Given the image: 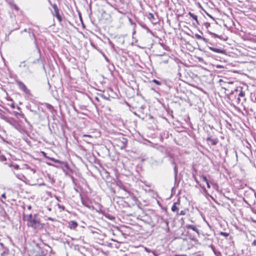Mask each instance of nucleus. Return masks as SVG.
Returning <instances> with one entry per match:
<instances>
[{
  "instance_id": "nucleus-41",
  "label": "nucleus",
  "mask_w": 256,
  "mask_h": 256,
  "mask_svg": "<svg viewBox=\"0 0 256 256\" xmlns=\"http://www.w3.org/2000/svg\"><path fill=\"white\" fill-rule=\"evenodd\" d=\"M80 19H82V18H81V16H80Z\"/></svg>"
},
{
  "instance_id": "nucleus-11",
  "label": "nucleus",
  "mask_w": 256,
  "mask_h": 256,
  "mask_svg": "<svg viewBox=\"0 0 256 256\" xmlns=\"http://www.w3.org/2000/svg\"><path fill=\"white\" fill-rule=\"evenodd\" d=\"M28 33L29 34V36L30 37V38L32 40H34V42L36 43V38L35 34L33 32H32L31 28H28Z\"/></svg>"
},
{
  "instance_id": "nucleus-9",
  "label": "nucleus",
  "mask_w": 256,
  "mask_h": 256,
  "mask_svg": "<svg viewBox=\"0 0 256 256\" xmlns=\"http://www.w3.org/2000/svg\"><path fill=\"white\" fill-rule=\"evenodd\" d=\"M68 227L71 229V230H74L76 229L78 226V223L74 220H71L68 222Z\"/></svg>"
},
{
  "instance_id": "nucleus-28",
  "label": "nucleus",
  "mask_w": 256,
  "mask_h": 256,
  "mask_svg": "<svg viewBox=\"0 0 256 256\" xmlns=\"http://www.w3.org/2000/svg\"><path fill=\"white\" fill-rule=\"evenodd\" d=\"M36 256H45V254H44L43 252H42L40 254H37Z\"/></svg>"
},
{
  "instance_id": "nucleus-18",
  "label": "nucleus",
  "mask_w": 256,
  "mask_h": 256,
  "mask_svg": "<svg viewBox=\"0 0 256 256\" xmlns=\"http://www.w3.org/2000/svg\"><path fill=\"white\" fill-rule=\"evenodd\" d=\"M148 18L150 20H154V14H152V13H149L148 16Z\"/></svg>"
},
{
  "instance_id": "nucleus-26",
  "label": "nucleus",
  "mask_w": 256,
  "mask_h": 256,
  "mask_svg": "<svg viewBox=\"0 0 256 256\" xmlns=\"http://www.w3.org/2000/svg\"><path fill=\"white\" fill-rule=\"evenodd\" d=\"M13 7L16 10H18V6L16 5V4H14L13 5Z\"/></svg>"
},
{
  "instance_id": "nucleus-25",
  "label": "nucleus",
  "mask_w": 256,
  "mask_h": 256,
  "mask_svg": "<svg viewBox=\"0 0 256 256\" xmlns=\"http://www.w3.org/2000/svg\"><path fill=\"white\" fill-rule=\"evenodd\" d=\"M28 29L27 30L26 28H25L23 30H22L20 32V34H22L23 33V32H28Z\"/></svg>"
},
{
  "instance_id": "nucleus-29",
  "label": "nucleus",
  "mask_w": 256,
  "mask_h": 256,
  "mask_svg": "<svg viewBox=\"0 0 256 256\" xmlns=\"http://www.w3.org/2000/svg\"><path fill=\"white\" fill-rule=\"evenodd\" d=\"M158 85H160L161 84L160 81H154Z\"/></svg>"
},
{
  "instance_id": "nucleus-8",
  "label": "nucleus",
  "mask_w": 256,
  "mask_h": 256,
  "mask_svg": "<svg viewBox=\"0 0 256 256\" xmlns=\"http://www.w3.org/2000/svg\"><path fill=\"white\" fill-rule=\"evenodd\" d=\"M206 140L207 142H210L212 146H215L218 142V138H212L210 136L208 137Z\"/></svg>"
},
{
  "instance_id": "nucleus-12",
  "label": "nucleus",
  "mask_w": 256,
  "mask_h": 256,
  "mask_svg": "<svg viewBox=\"0 0 256 256\" xmlns=\"http://www.w3.org/2000/svg\"><path fill=\"white\" fill-rule=\"evenodd\" d=\"M187 229H191L194 231L196 232L197 234H199V230L197 228L196 226L192 224H188L186 226Z\"/></svg>"
},
{
  "instance_id": "nucleus-4",
  "label": "nucleus",
  "mask_w": 256,
  "mask_h": 256,
  "mask_svg": "<svg viewBox=\"0 0 256 256\" xmlns=\"http://www.w3.org/2000/svg\"><path fill=\"white\" fill-rule=\"evenodd\" d=\"M18 84L19 88L24 92L26 96H32V94L30 90H29L23 82H22L21 81H18Z\"/></svg>"
},
{
  "instance_id": "nucleus-21",
  "label": "nucleus",
  "mask_w": 256,
  "mask_h": 256,
  "mask_svg": "<svg viewBox=\"0 0 256 256\" xmlns=\"http://www.w3.org/2000/svg\"><path fill=\"white\" fill-rule=\"evenodd\" d=\"M186 214V211L184 210H181L180 213L177 212L178 215H185Z\"/></svg>"
},
{
  "instance_id": "nucleus-7",
  "label": "nucleus",
  "mask_w": 256,
  "mask_h": 256,
  "mask_svg": "<svg viewBox=\"0 0 256 256\" xmlns=\"http://www.w3.org/2000/svg\"><path fill=\"white\" fill-rule=\"evenodd\" d=\"M208 48L214 52L219 53V54H225L226 50L224 49H220L218 48H214L212 46H208Z\"/></svg>"
},
{
  "instance_id": "nucleus-6",
  "label": "nucleus",
  "mask_w": 256,
  "mask_h": 256,
  "mask_svg": "<svg viewBox=\"0 0 256 256\" xmlns=\"http://www.w3.org/2000/svg\"><path fill=\"white\" fill-rule=\"evenodd\" d=\"M52 6L54 10V12L55 13V16L58 18L59 22H61L62 20V17L59 12L58 8L56 4H54L52 5Z\"/></svg>"
},
{
  "instance_id": "nucleus-2",
  "label": "nucleus",
  "mask_w": 256,
  "mask_h": 256,
  "mask_svg": "<svg viewBox=\"0 0 256 256\" xmlns=\"http://www.w3.org/2000/svg\"><path fill=\"white\" fill-rule=\"evenodd\" d=\"M20 170H21L20 174L28 182L32 183V184H35L38 182L37 174L34 169L30 168L28 165L25 164Z\"/></svg>"
},
{
  "instance_id": "nucleus-42",
  "label": "nucleus",
  "mask_w": 256,
  "mask_h": 256,
  "mask_svg": "<svg viewBox=\"0 0 256 256\" xmlns=\"http://www.w3.org/2000/svg\"><path fill=\"white\" fill-rule=\"evenodd\" d=\"M30 208H30V206L28 207V208H29V209H30Z\"/></svg>"
},
{
  "instance_id": "nucleus-22",
  "label": "nucleus",
  "mask_w": 256,
  "mask_h": 256,
  "mask_svg": "<svg viewBox=\"0 0 256 256\" xmlns=\"http://www.w3.org/2000/svg\"><path fill=\"white\" fill-rule=\"evenodd\" d=\"M204 26L206 28H208V27H210V24L209 22H204Z\"/></svg>"
},
{
  "instance_id": "nucleus-27",
  "label": "nucleus",
  "mask_w": 256,
  "mask_h": 256,
  "mask_svg": "<svg viewBox=\"0 0 256 256\" xmlns=\"http://www.w3.org/2000/svg\"><path fill=\"white\" fill-rule=\"evenodd\" d=\"M83 137H88V138H92V136L90 134H84L82 136Z\"/></svg>"
},
{
  "instance_id": "nucleus-19",
  "label": "nucleus",
  "mask_w": 256,
  "mask_h": 256,
  "mask_svg": "<svg viewBox=\"0 0 256 256\" xmlns=\"http://www.w3.org/2000/svg\"><path fill=\"white\" fill-rule=\"evenodd\" d=\"M244 92L242 91H241L238 94V102L240 100V97H244Z\"/></svg>"
},
{
  "instance_id": "nucleus-10",
  "label": "nucleus",
  "mask_w": 256,
  "mask_h": 256,
  "mask_svg": "<svg viewBox=\"0 0 256 256\" xmlns=\"http://www.w3.org/2000/svg\"><path fill=\"white\" fill-rule=\"evenodd\" d=\"M180 200H178L177 202H176L174 204L173 206L172 207V211L173 212H178V208L177 206V205H180Z\"/></svg>"
},
{
  "instance_id": "nucleus-37",
  "label": "nucleus",
  "mask_w": 256,
  "mask_h": 256,
  "mask_svg": "<svg viewBox=\"0 0 256 256\" xmlns=\"http://www.w3.org/2000/svg\"><path fill=\"white\" fill-rule=\"evenodd\" d=\"M42 153L44 156H46V153L44 152H42Z\"/></svg>"
},
{
  "instance_id": "nucleus-1",
  "label": "nucleus",
  "mask_w": 256,
  "mask_h": 256,
  "mask_svg": "<svg viewBox=\"0 0 256 256\" xmlns=\"http://www.w3.org/2000/svg\"><path fill=\"white\" fill-rule=\"evenodd\" d=\"M23 220L26 222L28 226L34 230H42L44 226V224L42 222L38 214L24 215Z\"/></svg>"
},
{
  "instance_id": "nucleus-14",
  "label": "nucleus",
  "mask_w": 256,
  "mask_h": 256,
  "mask_svg": "<svg viewBox=\"0 0 256 256\" xmlns=\"http://www.w3.org/2000/svg\"><path fill=\"white\" fill-rule=\"evenodd\" d=\"M194 36L198 40H203L205 42H208V40L206 38L200 35V34H194Z\"/></svg>"
},
{
  "instance_id": "nucleus-40",
  "label": "nucleus",
  "mask_w": 256,
  "mask_h": 256,
  "mask_svg": "<svg viewBox=\"0 0 256 256\" xmlns=\"http://www.w3.org/2000/svg\"><path fill=\"white\" fill-rule=\"evenodd\" d=\"M208 16L210 17L211 18H212L210 15L208 14Z\"/></svg>"
},
{
  "instance_id": "nucleus-23",
  "label": "nucleus",
  "mask_w": 256,
  "mask_h": 256,
  "mask_svg": "<svg viewBox=\"0 0 256 256\" xmlns=\"http://www.w3.org/2000/svg\"><path fill=\"white\" fill-rule=\"evenodd\" d=\"M210 33L211 35L213 36L214 38H219V36L214 33H213L212 32H210Z\"/></svg>"
},
{
  "instance_id": "nucleus-34",
  "label": "nucleus",
  "mask_w": 256,
  "mask_h": 256,
  "mask_svg": "<svg viewBox=\"0 0 256 256\" xmlns=\"http://www.w3.org/2000/svg\"><path fill=\"white\" fill-rule=\"evenodd\" d=\"M48 220H52V221H54V218H48Z\"/></svg>"
},
{
  "instance_id": "nucleus-3",
  "label": "nucleus",
  "mask_w": 256,
  "mask_h": 256,
  "mask_svg": "<svg viewBox=\"0 0 256 256\" xmlns=\"http://www.w3.org/2000/svg\"><path fill=\"white\" fill-rule=\"evenodd\" d=\"M114 142L116 146L122 150L126 148L128 144V140L123 135L120 134L115 138Z\"/></svg>"
},
{
  "instance_id": "nucleus-38",
  "label": "nucleus",
  "mask_w": 256,
  "mask_h": 256,
  "mask_svg": "<svg viewBox=\"0 0 256 256\" xmlns=\"http://www.w3.org/2000/svg\"><path fill=\"white\" fill-rule=\"evenodd\" d=\"M254 102H256V96L254 98Z\"/></svg>"
},
{
  "instance_id": "nucleus-31",
  "label": "nucleus",
  "mask_w": 256,
  "mask_h": 256,
  "mask_svg": "<svg viewBox=\"0 0 256 256\" xmlns=\"http://www.w3.org/2000/svg\"><path fill=\"white\" fill-rule=\"evenodd\" d=\"M70 60H72V62H74L76 61V58H72Z\"/></svg>"
},
{
  "instance_id": "nucleus-32",
  "label": "nucleus",
  "mask_w": 256,
  "mask_h": 256,
  "mask_svg": "<svg viewBox=\"0 0 256 256\" xmlns=\"http://www.w3.org/2000/svg\"><path fill=\"white\" fill-rule=\"evenodd\" d=\"M14 168L18 169V168H19V166H18V165H16V166H14Z\"/></svg>"
},
{
  "instance_id": "nucleus-33",
  "label": "nucleus",
  "mask_w": 256,
  "mask_h": 256,
  "mask_svg": "<svg viewBox=\"0 0 256 256\" xmlns=\"http://www.w3.org/2000/svg\"><path fill=\"white\" fill-rule=\"evenodd\" d=\"M194 20L196 21V24H200L199 22H198V18H196V20Z\"/></svg>"
},
{
  "instance_id": "nucleus-36",
  "label": "nucleus",
  "mask_w": 256,
  "mask_h": 256,
  "mask_svg": "<svg viewBox=\"0 0 256 256\" xmlns=\"http://www.w3.org/2000/svg\"><path fill=\"white\" fill-rule=\"evenodd\" d=\"M2 198H6L5 194H2Z\"/></svg>"
},
{
  "instance_id": "nucleus-17",
  "label": "nucleus",
  "mask_w": 256,
  "mask_h": 256,
  "mask_svg": "<svg viewBox=\"0 0 256 256\" xmlns=\"http://www.w3.org/2000/svg\"><path fill=\"white\" fill-rule=\"evenodd\" d=\"M188 15L192 18L194 20H196V18H198L197 16L194 14V13L191 12H188Z\"/></svg>"
},
{
  "instance_id": "nucleus-20",
  "label": "nucleus",
  "mask_w": 256,
  "mask_h": 256,
  "mask_svg": "<svg viewBox=\"0 0 256 256\" xmlns=\"http://www.w3.org/2000/svg\"><path fill=\"white\" fill-rule=\"evenodd\" d=\"M220 234L225 237H228L230 235V234L228 232H222L220 233Z\"/></svg>"
},
{
  "instance_id": "nucleus-5",
  "label": "nucleus",
  "mask_w": 256,
  "mask_h": 256,
  "mask_svg": "<svg viewBox=\"0 0 256 256\" xmlns=\"http://www.w3.org/2000/svg\"><path fill=\"white\" fill-rule=\"evenodd\" d=\"M98 84L94 82L92 85V87L97 90L100 91L101 92H104L106 88L104 86V84H105V82L98 81Z\"/></svg>"
},
{
  "instance_id": "nucleus-24",
  "label": "nucleus",
  "mask_w": 256,
  "mask_h": 256,
  "mask_svg": "<svg viewBox=\"0 0 256 256\" xmlns=\"http://www.w3.org/2000/svg\"><path fill=\"white\" fill-rule=\"evenodd\" d=\"M198 62H204V59L202 58H201V57H198Z\"/></svg>"
},
{
  "instance_id": "nucleus-13",
  "label": "nucleus",
  "mask_w": 256,
  "mask_h": 256,
  "mask_svg": "<svg viewBox=\"0 0 256 256\" xmlns=\"http://www.w3.org/2000/svg\"><path fill=\"white\" fill-rule=\"evenodd\" d=\"M201 178L202 179V180L204 182H205L206 184V185H207V188H210V183H209V182H208V178H206V176H200Z\"/></svg>"
},
{
  "instance_id": "nucleus-15",
  "label": "nucleus",
  "mask_w": 256,
  "mask_h": 256,
  "mask_svg": "<svg viewBox=\"0 0 256 256\" xmlns=\"http://www.w3.org/2000/svg\"><path fill=\"white\" fill-rule=\"evenodd\" d=\"M19 66L20 68H26V69L28 68V66L26 64H25L24 62H21L19 65Z\"/></svg>"
},
{
  "instance_id": "nucleus-39",
  "label": "nucleus",
  "mask_w": 256,
  "mask_h": 256,
  "mask_svg": "<svg viewBox=\"0 0 256 256\" xmlns=\"http://www.w3.org/2000/svg\"><path fill=\"white\" fill-rule=\"evenodd\" d=\"M228 83L230 84H232L233 82H232L230 81Z\"/></svg>"
},
{
  "instance_id": "nucleus-35",
  "label": "nucleus",
  "mask_w": 256,
  "mask_h": 256,
  "mask_svg": "<svg viewBox=\"0 0 256 256\" xmlns=\"http://www.w3.org/2000/svg\"><path fill=\"white\" fill-rule=\"evenodd\" d=\"M106 108L108 109V110L109 112H110V111H111L110 108V107H107V106H106Z\"/></svg>"
},
{
  "instance_id": "nucleus-30",
  "label": "nucleus",
  "mask_w": 256,
  "mask_h": 256,
  "mask_svg": "<svg viewBox=\"0 0 256 256\" xmlns=\"http://www.w3.org/2000/svg\"><path fill=\"white\" fill-rule=\"evenodd\" d=\"M252 244L253 246H256V240H254L253 241V242H252Z\"/></svg>"
},
{
  "instance_id": "nucleus-16",
  "label": "nucleus",
  "mask_w": 256,
  "mask_h": 256,
  "mask_svg": "<svg viewBox=\"0 0 256 256\" xmlns=\"http://www.w3.org/2000/svg\"><path fill=\"white\" fill-rule=\"evenodd\" d=\"M95 100L97 102L98 106H101L102 108H104V106H102V104L101 102L100 101V99L98 97H96Z\"/></svg>"
}]
</instances>
